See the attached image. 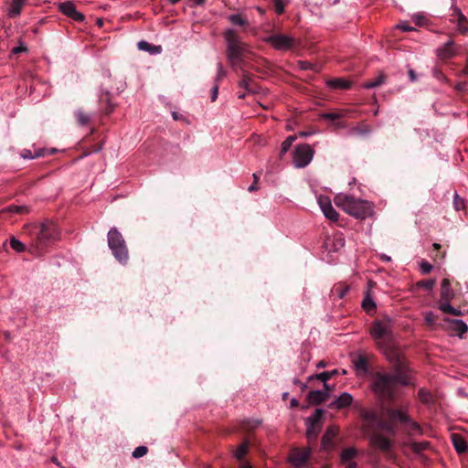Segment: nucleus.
Here are the masks:
<instances>
[{
    "label": "nucleus",
    "instance_id": "09e8293b",
    "mask_svg": "<svg viewBox=\"0 0 468 468\" xmlns=\"http://www.w3.org/2000/svg\"><path fill=\"white\" fill-rule=\"evenodd\" d=\"M425 322L429 325H433L435 324V316L431 312L425 314Z\"/></svg>",
    "mask_w": 468,
    "mask_h": 468
},
{
    "label": "nucleus",
    "instance_id": "f704fd0d",
    "mask_svg": "<svg viewBox=\"0 0 468 468\" xmlns=\"http://www.w3.org/2000/svg\"><path fill=\"white\" fill-rule=\"evenodd\" d=\"M336 432H337V429L335 427L328 428L323 437L324 445L330 443L331 441L333 440V438L335 436Z\"/></svg>",
    "mask_w": 468,
    "mask_h": 468
},
{
    "label": "nucleus",
    "instance_id": "20e7f679",
    "mask_svg": "<svg viewBox=\"0 0 468 468\" xmlns=\"http://www.w3.org/2000/svg\"><path fill=\"white\" fill-rule=\"evenodd\" d=\"M59 239L60 230L58 226L50 220L44 221L39 225V230L35 242L30 247V251L35 255H41L46 248Z\"/></svg>",
    "mask_w": 468,
    "mask_h": 468
},
{
    "label": "nucleus",
    "instance_id": "bb28decb",
    "mask_svg": "<svg viewBox=\"0 0 468 468\" xmlns=\"http://www.w3.org/2000/svg\"><path fill=\"white\" fill-rule=\"evenodd\" d=\"M439 309L444 314H450L454 316L462 315L461 310L452 307L450 302H440Z\"/></svg>",
    "mask_w": 468,
    "mask_h": 468
},
{
    "label": "nucleus",
    "instance_id": "e2e57ef3",
    "mask_svg": "<svg viewBox=\"0 0 468 468\" xmlns=\"http://www.w3.org/2000/svg\"><path fill=\"white\" fill-rule=\"evenodd\" d=\"M194 5H201L204 4L205 0H190Z\"/></svg>",
    "mask_w": 468,
    "mask_h": 468
},
{
    "label": "nucleus",
    "instance_id": "8fccbe9b",
    "mask_svg": "<svg viewBox=\"0 0 468 468\" xmlns=\"http://www.w3.org/2000/svg\"><path fill=\"white\" fill-rule=\"evenodd\" d=\"M225 76H226L225 69H223L221 64H218V73H217L216 81H218L220 79L224 78Z\"/></svg>",
    "mask_w": 468,
    "mask_h": 468
},
{
    "label": "nucleus",
    "instance_id": "1a4fd4ad",
    "mask_svg": "<svg viewBox=\"0 0 468 468\" xmlns=\"http://www.w3.org/2000/svg\"><path fill=\"white\" fill-rule=\"evenodd\" d=\"M265 41L271 44L275 49L288 50L297 45V39L290 35L275 34L269 36Z\"/></svg>",
    "mask_w": 468,
    "mask_h": 468
},
{
    "label": "nucleus",
    "instance_id": "58836bf2",
    "mask_svg": "<svg viewBox=\"0 0 468 468\" xmlns=\"http://www.w3.org/2000/svg\"><path fill=\"white\" fill-rule=\"evenodd\" d=\"M383 82H384V76L380 75L378 78H376L374 80L365 83L364 87L367 89H373V88L380 86Z\"/></svg>",
    "mask_w": 468,
    "mask_h": 468
},
{
    "label": "nucleus",
    "instance_id": "39448f33",
    "mask_svg": "<svg viewBox=\"0 0 468 468\" xmlns=\"http://www.w3.org/2000/svg\"><path fill=\"white\" fill-rule=\"evenodd\" d=\"M108 246L114 258L122 264L128 261V249L121 232L116 228H112L108 232Z\"/></svg>",
    "mask_w": 468,
    "mask_h": 468
},
{
    "label": "nucleus",
    "instance_id": "c756f323",
    "mask_svg": "<svg viewBox=\"0 0 468 468\" xmlns=\"http://www.w3.org/2000/svg\"><path fill=\"white\" fill-rule=\"evenodd\" d=\"M326 84L331 89H348L350 87V83L345 79L329 80Z\"/></svg>",
    "mask_w": 468,
    "mask_h": 468
},
{
    "label": "nucleus",
    "instance_id": "680f3d73",
    "mask_svg": "<svg viewBox=\"0 0 468 468\" xmlns=\"http://www.w3.org/2000/svg\"><path fill=\"white\" fill-rule=\"evenodd\" d=\"M257 189H258L257 182H253V184H251V185L249 186V188H248V190H249L250 192H252V191L257 190Z\"/></svg>",
    "mask_w": 468,
    "mask_h": 468
},
{
    "label": "nucleus",
    "instance_id": "2eb2a0df",
    "mask_svg": "<svg viewBox=\"0 0 468 468\" xmlns=\"http://www.w3.org/2000/svg\"><path fill=\"white\" fill-rule=\"evenodd\" d=\"M437 56L441 59H449L453 58L456 54V48H454L453 41L449 40L441 47H440L436 51Z\"/></svg>",
    "mask_w": 468,
    "mask_h": 468
},
{
    "label": "nucleus",
    "instance_id": "a18cd8bd",
    "mask_svg": "<svg viewBox=\"0 0 468 468\" xmlns=\"http://www.w3.org/2000/svg\"><path fill=\"white\" fill-rule=\"evenodd\" d=\"M247 445L245 443L241 444L236 451L235 452V456L238 458V459H242L243 456L246 454L247 452Z\"/></svg>",
    "mask_w": 468,
    "mask_h": 468
},
{
    "label": "nucleus",
    "instance_id": "72a5a7b5",
    "mask_svg": "<svg viewBox=\"0 0 468 468\" xmlns=\"http://www.w3.org/2000/svg\"><path fill=\"white\" fill-rule=\"evenodd\" d=\"M418 398L422 403L429 404L432 400L431 394L429 390L425 388H420L418 391Z\"/></svg>",
    "mask_w": 468,
    "mask_h": 468
},
{
    "label": "nucleus",
    "instance_id": "f3484780",
    "mask_svg": "<svg viewBox=\"0 0 468 468\" xmlns=\"http://www.w3.org/2000/svg\"><path fill=\"white\" fill-rule=\"evenodd\" d=\"M352 402V395L348 392H343L332 403H330L329 407L336 410H342L350 406Z\"/></svg>",
    "mask_w": 468,
    "mask_h": 468
},
{
    "label": "nucleus",
    "instance_id": "4be33fe9",
    "mask_svg": "<svg viewBox=\"0 0 468 468\" xmlns=\"http://www.w3.org/2000/svg\"><path fill=\"white\" fill-rule=\"evenodd\" d=\"M454 13L457 15V28L461 34L468 33V20L466 16L461 12L459 8H454Z\"/></svg>",
    "mask_w": 468,
    "mask_h": 468
},
{
    "label": "nucleus",
    "instance_id": "3c124183",
    "mask_svg": "<svg viewBox=\"0 0 468 468\" xmlns=\"http://www.w3.org/2000/svg\"><path fill=\"white\" fill-rule=\"evenodd\" d=\"M397 27L404 32L411 31L413 30V27H411L407 22H401L399 23Z\"/></svg>",
    "mask_w": 468,
    "mask_h": 468
},
{
    "label": "nucleus",
    "instance_id": "e433bc0d",
    "mask_svg": "<svg viewBox=\"0 0 468 468\" xmlns=\"http://www.w3.org/2000/svg\"><path fill=\"white\" fill-rule=\"evenodd\" d=\"M295 140H296L295 135H290L282 142V146H281L282 154H285L290 149V147L292 146V143Z\"/></svg>",
    "mask_w": 468,
    "mask_h": 468
},
{
    "label": "nucleus",
    "instance_id": "864d4df0",
    "mask_svg": "<svg viewBox=\"0 0 468 468\" xmlns=\"http://www.w3.org/2000/svg\"><path fill=\"white\" fill-rule=\"evenodd\" d=\"M414 22L418 25V26H421L423 25L424 23V20H425V17L422 16V15H420V14H417V15H414L412 16Z\"/></svg>",
    "mask_w": 468,
    "mask_h": 468
},
{
    "label": "nucleus",
    "instance_id": "6e6552de",
    "mask_svg": "<svg viewBox=\"0 0 468 468\" xmlns=\"http://www.w3.org/2000/svg\"><path fill=\"white\" fill-rule=\"evenodd\" d=\"M370 335L374 340L379 341L392 336V321L390 318L375 321L370 328Z\"/></svg>",
    "mask_w": 468,
    "mask_h": 468
},
{
    "label": "nucleus",
    "instance_id": "13d9d810",
    "mask_svg": "<svg viewBox=\"0 0 468 468\" xmlns=\"http://www.w3.org/2000/svg\"><path fill=\"white\" fill-rule=\"evenodd\" d=\"M420 284L425 287L426 289H431L433 287L434 282L432 281H425L421 282Z\"/></svg>",
    "mask_w": 468,
    "mask_h": 468
},
{
    "label": "nucleus",
    "instance_id": "c9c22d12",
    "mask_svg": "<svg viewBox=\"0 0 468 468\" xmlns=\"http://www.w3.org/2000/svg\"><path fill=\"white\" fill-rule=\"evenodd\" d=\"M430 446L428 441H420V442H412L410 444V449L416 452L420 453L425 451Z\"/></svg>",
    "mask_w": 468,
    "mask_h": 468
},
{
    "label": "nucleus",
    "instance_id": "4d7b16f0",
    "mask_svg": "<svg viewBox=\"0 0 468 468\" xmlns=\"http://www.w3.org/2000/svg\"><path fill=\"white\" fill-rule=\"evenodd\" d=\"M218 94V85L216 83L212 88V96H211L212 101H215L217 100Z\"/></svg>",
    "mask_w": 468,
    "mask_h": 468
},
{
    "label": "nucleus",
    "instance_id": "f8f14e48",
    "mask_svg": "<svg viewBox=\"0 0 468 468\" xmlns=\"http://www.w3.org/2000/svg\"><path fill=\"white\" fill-rule=\"evenodd\" d=\"M368 438L370 444L373 447L379 449L382 452H388L390 449V441L386 437L378 433L375 430L370 431L369 433H365Z\"/></svg>",
    "mask_w": 468,
    "mask_h": 468
},
{
    "label": "nucleus",
    "instance_id": "79ce46f5",
    "mask_svg": "<svg viewBox=\"0 0 468 468\" xmlns=\"http://www.w3.org/2000/svg\"><path fill=\"white\" fill-rule=\"evenodd\" d=\"M147 451L148 449L146 446H138L133 450V456L134 458H141L147 453Z\"/></svg>",
    "mask_w": 468,
    "mask_h": 468
},
{
    "label": "nucleus",
    "instance_id": "a19ab883",
    "mask_svg": "<svg viewBox=\"0 0 468 468\" xmlns=\"http://www.w3.org/2000/svg\"><path fill=\"white\" fill-rule=\"evenodd\" d=\"M229 20L235 24V25H239V26H244V25H247V20L245 18H243L240 15H231L229 16Z\"/></svg>",
    "mask_w": 468,
    "mask_h": 468
},
{
    "label": "nucleus",
    "instance_id": "cd10ccee",
    "mask_svg": "<svg viewBox=\"0 0 468 468\" xmlns=\"http://www.w3.org/2000/svg\"><path fill=\"white\" fill-rule=\"evenodd\" d=\"M378 430H383L390 434H394L397 429L394 423L384 421L378 419V421L375 426V431H378Z\"/></svg>",
    "mask_w": 468,
    "mask_h": 468
},
{
    "label": "nucleus",
    "instance_id": "7ed1b4c3",
    "mask_svg": "<svg viewBox=\"0 0 468 468\" xmlns=\"http://www.w3.org/2000/svg\"><path fill=\"white\" fill-rule=\"evenodd\" d=\"M334 201L338 207L356 218L364 219L370 217L373 213V208L369 202L361 198H356L347 194H337Z\"/></svg>",
    "mask_w": 468,
    "mask_h": 468
},
{
    "label": "nucleus",
    "instance_id": "6e6d98bb",
    "mask_svg": "<svg viewBox=\"0 0 468 468\" xmlns=\"http://www.w3.org/2000/svg\"><path fill=\"white\" fill-rule=\"evenodd\" d=\"M21 155L25 159H33L36 156H39L40 154H37L36 155H32L29 150H24Z\"/></svg>",
    "mask_w": 468,
    "mask_h": 468
},
{
    "label": "nucleus",
    "instance_id": "b1692460",
    "mask_svg": "<svg viewBox=\"0 0 468 468\" xmlns=\"http://www.w3.org/2000/svg\"><path fill=\"white\" fill-rule=\"evenodd\" d=\"M137 48L140 50L146 51L151 55L160 54L162 52L161 46H154L147 41L142 40L137 43Z\"/></svg>",
    "mask_w": 468,
    "mask_h": 468
},
{
    "label": "nucleus",
    "instance_id": "473e14b6",
    "mask_svg": "<svg viewBox=\"0 0 468 468\" xmlns=\"http://www.w3.org/2000/svg\"><path fill=\"white\" fill-rule=\"evenodd\" d=\"M10 247L16 252H24L26 250V246L23 242L17 239L16 237L10 238Z\"/></svg>",
    "mask_w": 468,
    "mask_h": 468
},
{
    "label": "nucleus",
    "instance_id": "a878e982",
    "mask_svg": "<svg viewBox=\"0 0 468 468\" xmlns=\"http://www.w3.org/2000/svg\"><path fill=\"white\" fill-rule=\"evenodd\" d=\"M357 455V450L355 447L346 448L341 452L340 459L342 463H348L356 458Z\"/></svg>",
    "mask_w": 468,
    "mask_h": 468
},
{
    "label": "nucleus",
    "instance_id": "aec40b11",
    "mask_svg": "<svg viewBox=\"0 0 468 468\" xmlns=\"http://www.w3.org/2000/svg\"><path fill=\"white\" fill-rule=\"evenodd\" d=\"M453 297V292L451 288L450 282L447 279H443L441 284V301L440 302H450Z\"/></svg>",
    "mask_w": 468,
    "mask_h": 468
},
{
    "label": "nucleus",
    "instance_id": "a211bd4d",
    "mask_svg": "<svg viewBox=\"0 0 468 468\" xmlns=\"http://www.w3.org/2000/svg\"><path fill=\"white\" fill-rule=\"evenodd\" d=\"M328 389L325 388V390H313L310 391L307 395L308 402L311 404H320L324 402L327 397L329 396Z\"/></svg>",
    "mask_w": 468,
    "mask_h": 468
},
{
    "label": "nucleus",
    "instance_id": "49530a36",
    "mask_svg": "<svg viewBox=\"0 0 468 468\" xmlns=\"http://www.w3.org/2000/svg\"><path fill=\"white\" fill-rule=\"evenodd\" d=\"M341 116L342 115L337 112H327V113L322 114V118L328 119V120H337V119L341 118Z\"/></svg>",
    "mask_w": 468,
    "mask_h": 468
},
{
    "label": "nucleus",
    "instance_id": "412c9836",
    "mask_svg": "<svg viewBox=\"0 0 468 468\" xmlns=\"http://www.w3.org/2000/svg\"><path fill=\"white\" fill-rule=\"evenodd\" d=\"M27 0H12L10 6L7 10L9 17H16L20 16L22 7L25 5Z\"/></svg>",
    "mask_w": 468,
    "mask_h": 468
},
{
    "label": "nucleus",
    "instance_id": "393cba45",
    "mask_svg": "<svg viewBox=\"0 0 468 468\" xmlns=\"http://www.w3.org/2000/svg\"><path fill=\"white\" fill-rule=\"evenodd\" d=\"M452 441L454 449L456 450V452L458 453H463V452H466V450H467L466 442L461 436H459L457 434H452Z\"/></svg>",
    "mask_w": 468,
    "mask_h": 468
},
{
    "label": "nucleus",
    "instance_id": "603ef678",
    "mask_svg": "<svg viewBox=\"0 0 468 468\" xmlns=\"http://www.w3.org/2000/svg\"><path fill=\"white\" fill-rule=\"evenodd\" d=\"M299 66L302 69H314V65L309 61H299Z\"/></svg>",
    "mask_w": 468,
    "mask_h": 468
},
{
    "label": "nucleus",
    "instance_id": "dca6fc26",
    "mask_svg": "<svg viewBox=\"0 0 468 468\" xmlns=\"http://www.w3.org/2000/svg\"><path fill=\"white\" fill-rule=\"evenodd\" d=\"M309 455L310 451L308 449H296L292 452L290 461L294 466L300 467L304 464Z\"/></svg>",
    "mask_w": 468,
    "mask_h": 468
},
{
    "label": "nucleus",
    "instance_id": "4c0bfd02",
    "mask_svg": "<svg viewBox=\"0 0 468 468\" xmlns=\"http://www.w3.org/2000/svg\"><path fill=\"white\" fill-rule=\"evenodd\" d=\"M362 306L367 313H371L376 309V303L368 295L364 298Z\"/></svg>",
    "mask_w": 468,
    "mask_h": 468
},
{
    "label": "nucleus",
    "instance_id": "423d86ee",
    "mask_svg": "<svg viewBox=\"0 0 468 468\" xmlns=\"http://www.w3.org/2000/svg\"><path fill=\"white\" fill-rule=\"evenodd\" d=\"M387 414L391 420L400 422L410 435H420L422 433L421 427L408 415L406 410L388 409Z\"/></svg>",
    "mask_w": 468,
    "mask_h": 468
},
{
    "label": "nucleus",
    "instance_id": "0eeeda50",
    "mask_svg": "<svg viewBox=\"0 0 468 468\" xmlns=\"http://www.w3.org/2000/svg\"><path fill=\"white\" fill-rule=\"evenodd\" d=\"M314 151L307 144H302L295 147L292 154V164L297 168L307 166L314 158Z\"/></svg>",
    "mask_w": 468,
    "mask_h": 468
},
{
    "label": "nucleus",
    "instance_id": "f03ea898",
    "mask_svg": "<svg viewBox=\"0 0 468 468\" xmlns=\"http://www.w3.org/2000/svg\"><path fill=\"white\" fill-rule=\"evenodd\" d=\"M227 59L234 69H242L243 60L249 53V46L240 40L234 29L229 28L224 33Z\"/></svg>",
    "mask_w": 468,
    "mask_h": 468
},
{
    "label": "nucleus",
    "instance_id": "ddd939ff",
    "mask_svg": "<svg viewBox=\"0 0 468 468\" xmlns=\"http://www.w3.org/2000/svg\"><path fill=\"white\" fill-rule=\"evenodd\" d=\"M58 8L63 15L70 17L74 21L81 22L85 18L84 15L76 9L75 5L71 1L59 3Z\"/></svg>",
    "mask_w": 468,
    "mask_h": 468
},
{
    "label": "nucleus",
    "instance_id": "ea45409f",
    "mask_svg": "<svg viewBox=\"0 0 468 468\" xmlns=\"http://www.w3.org/2000/svg\"><path fill=\"white\" fill-rule=\"evenodd\" d=\"M26 211H27V207H24V206H9L3 210V212H7V213H11V214L24 213Z\"/></svg>",
    "mask_w": 468,
    "mask_h": 468
},
{
    "label": "nucleus",
    "instance_id": "338daca9",
    "mask_svg": "<svg viewBox=\"0 0 468 468\" xmlns=\"http://www.w3.org/2000/svg\"><path fill=\"white\" fill-rule=\"evenodd\" d=\"M380 257L385 261H391V258L389 256L386 255V254H382Z\"/></svg>",
    "mask_w": 468,
    "mask_h": 468
},
{
    "label": "nucleus",
    "instance_id": "69168bd1",
    "mask_svg": "<svg viewBox=\"0 0 468 468\" xmlns=\"http://www.w3.org/2000/svg\"><path fill=\"white\" fill-rule=\"evenodd\" d=\"M336 242H337V245L340 246V247H343L344 246V239L342 238H338L336 239Z\"/></svg>",
    "mask_w": 468,
    "mask_h": 468
},
{
    "label": "nucleus",
    "instance_id": "0e129e2a",
    "mask_svg": "<svg viewBox=\"0 0 468 468\" xmlns=\"http://www.w3.org/2000/svg\"><path fill=\"white\" fill-rule=\"evenodd\" d=\"M313 133H312V132H301V133H299V135L302 136V137H307V136H309V135H311Z\"/></svg>",
    "mask_w": 468,
    "mask_h": 468
},
{
    "label": "nucleus",
    "instance_id": "37998d69",
    "mask_svg": "<svg viewBox=\"0 0 468 468\" xmlns=\"http://www.w3.org/2000/svg\"><path fill=\"white\" fill-rule=\"evenodd\" d=\"M275 11L278 14H282L284 11L285 2L284 0H272Z\"/></svg>",
    "mask_w": 468,
    "mask_h": 468
},
{
    "label": "nucleus",
    "instance_id": "c03bdc74",
    "mask_svg": "<svg viewBox=\"0 0 468 468\" xmlns=\"http://www.w3.org/2000/svg\"><path fill=\"white\" fill-rule=\"evenodd\" d=\"M453 206L456 210H461L464 208V201L460 198L457 194L454 195Z\"/></svg>",
    "mask_w": 468,
    "mask_h": 468
},
{
    "label": "nucleus",
    "instance_id": "774afa93",
    "mask_svg": "<svg viewBox=\"0 0 468 468\" xmlns=\"http://www.w3.org/2000/svg\"><path fill=\"white\" fill-rule=\"evenodd\" d=\"M172 116H173L174 120H179L180 119L179 114L177 112H172Z\"/></svg>",
    "mask_w": 468,
    "mask_h": 468
},
{
    "label": "nucleus",
    "instance_id": "bf43d9fd",
    "mask_svg": "<svg viewBox=\"0 0 468 468\" xmlns=\"http://www.w3.org/2000/svg\"><path fill=\"white\" fill-rule=\"evenodd\" d=\"M343 463L346 465V468H356V463L352 462V461H349L348 463Z\"/></svg>",
    "mask_w": 468,
    "mask_h": 468
},
{
    "label": "nucleus",
    "instance_id": "5701e85b",
    "mask_svg": "<svg viewBox=\"0 0 468 468\" xmlns=\"http://www.w3.org/2000/svg\"><path fill=\"white\" fill-rule=\"evenodd\" d=\"M354 367L358 375H366L367 373V359L363 356H358L353 359Z\"/></svg>",
    "mask_w": 468,
    "mask_h": 468
},
{
    "label": "nucleus",
    "instance_id": "9b49d317",
    "mask_svg": "<svg viewBox=\"0 0 468 468\" xmlns=\"http://www.w3.org/2000/svg\"><path fill=\"white\" fill-rule=\"evenodd\" d=\"M317 203L324 214V216L331 220V221H337L339 218V214L337 211L332 206L331 199L326 196H318L317 197Z\"/></svg>",
    "mask_w": 468,
    "mask_h": 468
},
{
    "label": "nucleus",
    "instance_id": "9d476101",
    "mask_svg": "<svg viewBox=\"0 0 468 468\" xmlns=\"http://www.w3.org/2000/svg\"><path fill=\"white\" fill-rule=\"evenodd\" d=\"M324 413L322 409H316L314 412L306 419V436L308 440H315L321 430L320 421Z\"/></svg>",
    "mask_w": 468,
    "mask_h": 468
},
{
    "label": "nucleus",
    "instance_id": "6ab92c4d",
    "mask_svg": "<svg viewBox=\"0 0 468 468\" xmlns=\"http://www.w3.org/2000/svg\"><path fill=\"white\" fill-rule=\"evenodd\" d=\"M451 324V329L455 332L459 336H462L467 332L468 327L466 324L460 319H445Z\"/></svg>",
    "mask_w": 468,
    "mask_h": 468
},
{
    "label": "nucleus",
    "instance_id": "2f4dec72",
    "mask_svg": "<svg viewBox=\"0 0 468 468\" xmlns=\"http://www.w3.org/2000/svg\"><path fill=\"white\" fill-rule=\"evenodd\" d=\"M75 115L79 124L81 126L87 125L90 121V115L84 112L82 110H77Z\"/></svg>",
    "mask_w": 468,
    "mask_h": 468
},
{
    "label": "nucleus",
    "instance_id": "de8ad7c7",
    "mask_svg": "<svg viewBox=\"0 0 468 468\" xmlns=\"http://www.w3.org/2000/svg\"><path fill=\"white\" fill-rule=\"evenodd\" d=\"M420 267L421 272L425 274L429 273L432 270V266L427 261H422Z\"/></svg>",
    "mask_w": 468,
    "mask_h": 468
},
{
    "label": "nucleus",
    "instance_id": "5fc2aeb1",
    "mask_svg": "<svg viewBox=\"0 0 468 468\" xmlns=\"http://www.w3.org/2000/svg\"><path fill=\"white\" fill-rule=\"evenodd\" d=\"M25 51H27V47L24 44H20L19 46L15 47L12 49V53H14V54H17V53L25 52Z\"/></svg>",
    "mask_w": 468,
    "mask_h": 468
},
{
    "label": "nucleus",
    "instance_id": "052dcab7",
    "mask_svg": "<svg viewBox=\"0 0 468 468\" xmlns=\"http://www.w3.org/2000/svg\"><path fill=\"white\" fill-rule=\"evenodd\" d=\"M409 76H410V79L411 81H415L416 80V75L414 73V71L412 69H410L409 70Z\"/></svg>",
    "mask_w": 468,
    "mask_h": 468
},
{
    "label": "nucleus",
    "instance_id": "4468645a",
    "mask_svg": "<svg viewBox=\"0 0 468 468\" xmlns=\"http://www.w3.org/2000/svg\"><path fill=\"white\" fill-rule=\"evenodd\" d=\"M360 413H361V417L364 420V424H363V428H362L363 432L369 433L370 431L375 430V426L377 425V422L378 421L379 418L374 411L365 410V409H363Z\"/></svg>",
    "mask_w": 468,
    "mask_h": 468
},
{
    "label": "nucleus",
    "instance_id": "c85d7f7f",
    "mask_svg": "<svg viewBox=\"0 0 468 468\" xmlns=\"http://www.w3.org/2000/svg\"><path fill=\"white\" fill-rule=\"evenodd\" d=\"M252 80L246 71H242V79L239 82V86L249 92H253Z\"/></svg>",
    "mask_w": 468,
    "mask_h": 468
},
{
    "label": "nucleus",
    "instance_id": "7c9ffc66",
    "mask_svg": "<svg viewBox=\"0 0 468 468\" xmlns=\"http://www.w3.org/2000/svg\"><path fill=\"white\" fill-rule=\"evenodd\" d=\"M338 373V371L336 369H334L332 371H325V372H322L320 374H317L315 376V378L321 381L324 382V386L326 389L328 390H331V388H329V386L326 384V381L333 376L336 375Z\"/></svg>",
    "mask_w": 468,
    "mask_h": 468
},
{
    "label": "nucleus",
    "instance_id": "f257e3e1",
    "mask_svg": "<svg viewBox=\"0 0 468 468\" xmlns=\"http://www.w3.org/2000/svg\"><path fill=\"white\" fill-rule=\"evenodd\" d=\"M387 359L392 363V373H377L372 381V390L380 398L393 399L399 387L411 385V371L408 363L393 348L384 351Z\"/></svg>",
    "mask_w": 468,
    "mask_h": 468
}]
</instances>
